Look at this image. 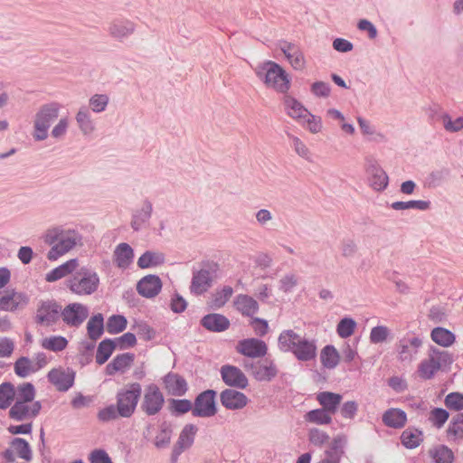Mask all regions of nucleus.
I'll list each match as a JSON object with an SVG mask.
<instances>
[{
    "instance_id": "f257e3e1",
    "label": "nucleus",
    "mask_w": 463,
    "mask_h": 463,
    "mask_svg": "<svg viewBox=\"0 0 463 463\" xmlns=\"http://www.w3.org/2000/svg\"><path fill=\"white\" fill-rule=\"evenodd\" d=\"M43 239L47 245L51 246L47 253V259L51 261L57 260L81 244V236L77 231L62 226L47 229Z\"/></svg>"
},
{
    "instance_id": "f03ea898",
    "label": "nucleus",
    "mask_w": 463,
    "mask_h": 463,
    "mask_svg": "<svg viewBox=\"0 0 463 463\" xmlns=\"http://www.w3.org/2000/svg\"><path fill=\"white\" fill-rule=\"evenodd\" d=\"M34 387L32 383L20 384V393L9 411V417L18 421L35 417L41 410V404L34 401Z\"/></svg>"
},
{
    "instance_id": "7ed1b4c3",
    "label": "nucleus",
    "mask_w": 463,
    "mask_h": 463,
    "mask_svg": "<svg viewBox=\"0 0 463 463\" xmlns=\"http://www.w3.org/2000/svg\"><path fill=\"white\" fill-rule=\"evenodd\" d=\"M257 77L268 89L278 93H287L291 86L289 75L278 63L269 61L255 69Z\"/></svg>"
},
{
    "instance_id": "20e7f679",
    "label": "nucleus",
    "mask_w": 463,
    "mask_h": 463,
    "mask_svg": "<svg viewBox=\"0 0 463 463\" xmlns=\"http://www.w3.org/2000/svg\"><path fill=\"white\" fill-rule=\"evenodd\" d=\"M142 394V387L138 383H130L118 391L116 405L121 418H130L136 411Z\"/></svg>"
},
{
    "instance_id": "39448f33",
    "label": "nucleus",
    "mask_w": 463,
    "mask_h": 463,
    "mask_svg": "<svg viewBox=\"0 0 463 463\" xmlns=\"http://www.w3.org/2000/svg\"><path fill=\"white\" fill-rule=\"evenodd\" d=\"M283 106L288 116L301 123L311 133L316 134L318 131L316 117L309 113L295 98L288 95L285 96L283 98Z\"/></svg>"
},
{
    "instance_id": "423d86ee",
    "label": "nucleus",
    "mask_w": 463,
    "mask_h": 463,
    "mask_svg": "<svg viewBox=\"0 0 463 463\" xmlns=\"http://www.w3.org/2000/svg\"><path fill=\"white\" fill-rule=\"evenodd\" d=\"M99 279L95 272L81 269L67 281L70 290L78 296L90 295L98 288Z\"/></svg>"
},
{
    "instance_id": "0eeeda50",
    "label": "nucleus",
    "mask_w": 463,
    "mask_h": 463,
    "mask_svg": "<svg viewBox=\"0 0 463 463\" xmlns=\"http://www.w3.org/2000/svg\"><path fill=\"white\" fill-rule=\"evenodd\" d=\"M58 115L59 106L57 104H47L39 109L33 122V137L35 140L41 141L47 137L50 124L58 118Z\"/></svg>"
},
{
    "instance_id": "6e6552de",
    "label": "nucleus",
    "mask_w": 463,
    "mask_h": 463,
    "mask_svg": "<svg viewBox=\"0 0 463 463\" xmlns=\"http://www.w3.org/2000/svg\"><path fill=\"white\" fill-rule=\"evenodd\" d=\"M422 339L416 335H405L396 345V358L403 364H411L417 359L422 346Z\"/></svg>"
},
{
    "instance_id": "1a4fd4ad",
    "label": "nucleus",
    "mask_w": 463,
    "mask_h": 463,
    "mask_svg": "<svg viewBox=\"0 0 463 463\" xmlns=\"http://www.w3.org/2000/svg\"><path fill=\"white\" fill-rule=\"evenodd\" d=\"M449 360V354L438 348H431L428 358L423 359L418 365V374L421 379H431L434 374Z\"/></svg>"
},
{
    "instance_id": "9d476101",
    "label": "nucleus",
    "mask_w": 463,
    "mask_h": 463,
    "mask_svg": "<svg viewBox=\"0 0 463 463\" xmlns=\"http://www.w3.org/2000/svg\"><path fill=\"white\" fill-rule=\"evenodd\" d=\"M364 172L368 185L375 192L384 191L389 184V176L378 161L373 157H366Z\"/></svg>"
},
{
    "instance_id": "9b49d317",
    "label": "nucleus",
    "mask_w": 463,
    "mask_h": 463,
    "mask_svg": "<svg viewBox=\"0 0 463 463\" xmlns=\"http://www.w3.org/2000/svg\"><path fill=\"white\" fill-rule=\"evenodd\" d=\"M165 404V397L159 387L151 383L146 386L140 408L142 411L147 416H154L160 412Z\"/></svg>"
},
{
    "instance_id": "f8f14e48",
    "label": "nucleus",
    "mask_w": 463,
    "mask_h": 463,
    "mask_svg": "<svg viewBox=\"0 0 463 463\" xmlns=\"http://www.w3.org/2000/svg\"><path fill=\"white\" fill-rule=\"evenodd\" d=\"M30 302L27 293L8 288L0 292V310L16 312L25 308Z\"/></svg>"
},
{
    "instance_id": "ddd939ff",
    "label": "nucleus",
    "mask_w": 463,
    "mask_h": 463,
    "mask_svg": "<svg viewBox=\"0 0 463 463\" xmlns=\"http://www.w3.org/2000/svg\"><path fill=\"white\" fill-rule=\"evenodd\" d=\"M61 307L54 300H43L38 304L35 322L43 326H52L61 317Z\"/></svg>"
},
{
    "instance_id": "4468645a",
    "label": "nucleus",
    "mask_w": 463,
    "mask_h": 463,
    "mask_svg": "<svg viewBox=\"0 0 463 463\" xmlns=\"http://www.w3.org/2000/svg\"><path fill=\"white\" fill-rule=\"evenodd\" d=\"M215 396L216 392L213 390H207L200 393L195 399L193 415L203 418L215 415L217 412Z\"/></svg>"
},
{
    "instance_id": "2eb2a0df",
    "label": "nucleus",
    "mask_w": 463,
    "mask_h": 463,
    "mask_svg": "<svg viewBox=\"0 0 463 463\" xmlns=\"http://www.w3.org/2000/svg\"><path fill=\"white\" fill-rule=\"evenodd\" d=\"M341 394L331 392H320V424L331 421L342 401Z\"/></svg>"
},
{
    "instance_id": "dca6fc26",
    "label": "nucleus",
    "mask_w": 463,
    "mask_h": 463,
    "mask_svg": "<svg viewBox=\"0 0 463 463\" xmlns=\"http://www.w3.org/2000/svg\"><path fill=\"white\" fill-rule=\"evenodd\" d=\"M89 309L80 303H71L61 309V317L69 326H79L88 317Z\"/></svg>"
},
{
    "instance_id": "f3484780",
    "label": "nucleus",
    "mask_w": 463,
    "mask_h": 463,
    "mask_svg": "<svg viewBox=\"0 0 463 463\" xmlns=\"http://www.w3.org/2000/svg\"><path fill=\"white\" fill-rule=\"evenodd\" d=\"M236 351L244 356L259 358L263 357L267 354L268 347L262 340L247 338L238 342Z\"/></svg>"
},
{
    "instance_id": "a211bd4d",
    "label": "nucleus",
    "mask_w": 463,
    "mask_h": 463,
    "mask_svg": "<svg viewBox=\"0 0 463 463\" xmlns=\"http://www.w3.org/2000/svg\"><path fill=\"white\" fill-rule=\"evenodd\" d=\"M197 427L194 424H187L182 430L178 440L172 451V460L175 462L178 457L194 444Z\"/></svg>"
},
{
    "instance_id": "6ab92c4d",
    "label": "nucleus",
    "mask_w": 463,
    "mask_h": 463,
    "mask_svg": "<svg viewBox=\"0 0 463 463\" xmlns=\"http://www.w3.org/2000/svg\"><path fill=\"white\" fill-rule=\"evenodd\" d=\"M74 372L61 367L54 368L48 373L49 381L59 390L67 391L74 383Z\"/></svg>"
},
{
    "instance_id": "aec40b11",
    "label": "nucleus",
    "mask_w": 463,
    "mask_h": 463,
    "mask_svg": "<svg viewBox=\"0 0 463 463\" xmlns=\"http://www.w3.org/2000/svg\"><path fill=\"white\" fill-rule=\"evenodd\" d=\"M14 456L26 461L32 459V450L28 442L24 439H14L11 442L10 449L4 453V457L7 462H14L15 459Z\"/></svg>"
},
{
    "instance_id": "412c9836",
    "label": "nucleus",
    "mask_w": 463,
    "mask_h": 463,
    "mask_svg": "<svg viewBox=\"0 0 463 463\" xmlns=\"http://www.w3.org/2000/svg\"><path fill=\"white\" fill-rule=\"evenodd\" d=\"M162 289V281L156 275H147L142 278L137 285L138 294L146 298L157 296Z\"/></svg>"
},
{
    "instance_id": "4be33fe9",
    "label": "nucleus",
    "mask_w": 463,
    "mask_h": 463,
    "mask_svg": "<svg viewBox=\"0 0 463 463\" xmlns=\"http://www.w3.org/2000/svg\"><path fill=\"white\" fill-rule=\"evenodd\" d=\"M279 48L292 68L295 70L304 69L306 60L298 45L284 41L279 43Z\"/></svg>"
},
{
    "instance_id": "5701e85b",
    "label": "nucleus",
    "mask_w": 463,
    "mask_h": 463,
    "mask_svg": "<svg viewBox=\"0 0 463 463\" xmlns=\"http://www.w3.org/2000/svg\"><path fill=\"white\" fill-rule=\"evenodd\" d=\"M164 388L169 395L183 396L188 390L185 379L175 373H169L163 378Z\"/></svg>"
},
{
    "instance_id": "b1692460",
    "label": "nucleus",
    "mask_w": 463,
    "mask_h": 463,
    "mask_svg": "<svg viewBox=\"0 0 463 463\" xmlns=\"http://www.w3.org/2000/svg\"><path fill=\"white\" fill-rule=\"evenodd\" d=\"M221 375L223 382L229 386L244 389L248 385L247 377L236 366L223 365L221 369Z\"/></svg>"
},
{
    "instance_id": "393cba45",
    "label": "nucleus",
    "mask_w": 463,
    "mask_h": 463,
    "mask_svg": "<svg viewBox=\"0 0 463 463\" xmlns=\"http://www.w3.org/2000/svg\"><path fill=\"white\" fill-rule=\"evenodd\" d=\"M221 402L229 410H239L247 405L248 399L242 392L227 389L221 393Z\"/></svg>"
},
{
    "instance_id": "a878e982",
    "label": "nucleus",
    "mask_w": 463,
    "mask_h": 463,
    "mask_svg": "<svg viewBox=\"0 0 463 463\" xmlns=\"http://www.w3.org/2000/svg\"><path fill=\"white\" fill-rule=\"evenodd\" d=\"M357 123L361 134L365 137L366 140L374 143H384L387 141L386 135L377 130L375 126L372 124L368 119L363 117H358Z\"/></svg>"
},
{
    "instance_id": "bb28decb",
    "label": "nucleus",
    "mask_w": 463,
    "mask_h": 463,
    "mask_svg": "<svg viewBox=\"0 0 463 463\" xmlns=\"http://www.w3.org/2000/svg\"><path fill=\"white\" fill-rule=\"evenodd\" d=\"M133 354H122L117 355L109 364H107L105 371L108 375H114L117 373H125L133 364Z\"/></svg>"
},
{
    "instance_id": "cd10ccee",
    "label": "nucleus",
    "mask_w": 463,
    "mask_h": 463,
    "mask_svg": "<svg viewBox=\"0 0 463 463\" xmlns=\"http://www.w3.org/2000/svg\"><path fill=\"white\" fill-rule=\"evenodd\" d=\"M320 362L326 369L334 370L341 362V354L335 345H326L320 351Z\"/></svg>"
},
{
    "instance_id": "c85d7f7f",
    "label": "nucleus",
    "mask_w": 463,
    "mask_h": 463,
    "mask_svg": "<svg viewBox=\"0 0 463 463\" xmlns=\"http://www.w3.org/2000/svg\"><path fill=\"white\" fill-rule=\"evenodd\" d=\"M303 338L293 330H285L279 336V349L285 352L290 351L295 354Z\"/></svg>"
},
{
    "instance_id": "c756f323",
    "label": "nucleus",
    "mask_w": 463,
    "mask_h": 463,
    "mask_svg": "<svg viewBox=\"0 0 463 463\" xmlns=\"http://www.w3.org/2000/svg\"><path fill=\"white\" fill-rule=\"evenodd\" d=\"M79 266L77 259H71L52 269L45 276L48 282H54L72 273Z\"/></svg>"
},
{
    "instance_id": "7c9ffc66",
    "label": "nucleus",
    "mask_w": 463,
    "mask_h": 463,
    "mask_svg": "<svg viewBox=\"0 0 463 463\" xmlns=\"http://www.w3.org/2000/svg\"><path fill=\"white\" fill-rule=\"evenodd\" d=\"M406 421L407 415L401 409H389L383 415V422L390 428L401 429L406 424Z\"/></svg>"
},
{
    "instance_id": "2f4dec72",
    "label": "nucleus",
    "mask_w": 463,
    "mask_h": 463,
    "mask_svg": "<svg viewBox=\"0 0 463 463\" xmlns=\"http://www.w3.org/2000/svg\"><path fill=\"white\" fill-rule=\"evenodd\" d=\"M233 304L239 312L247 317L253 316L259 309L257 301L248 295H238Z\"/></svg>"
},
{
    "instance_id": "473e14b6",
    "label": "nucleus",
    "mask_w": 463,
    "mask_h": 463,
    "mask_svg": "<svg viewBox=\"0 0 463 463\" xmlns=\"http://www.w3.org/2000/svg\"><path fill=\"white\" fill-rule=\"evenodd\" d=\"M20 393V385L17 388L11 383L0 384V409L5 410L10 407L13 402L17 400Z\"/></svg>"
},
{
    "instance_id": "72a5a7b5",
    "label": "nucleus",
    "mask_w": 463,
    "mask_h": 463,
    "mask_svg": "<svg viewBox=\"0 0 463 463\" xmlns=\"http://www.w3.org/2000/svg\"><path fill=\"white\" fill-rule=\"evenodd\" d=\"M202 325L210 331L221 332L229 327L230 321L222 315L210 314L202 319Z\"/></svg>"
},
{
    "instance_id": "f704fd0d",
    "label": "nucleus",
    "mask_w": 463,
    "mask_h": 463,
    "mask_svg": "<svg viewBox=\"0 0 463 463\" xmlns=\"http://www.w3.org/2000/svg\"><path fill=\"white\" fill-rule=\"evenodd\" d=\"M134 31V24L128 20L114 21L109 26L110 35L118 40L129 36Z\"/></svg>"
},
{
    "instance_id": "c9c22d12",
    "label": "nucleus",
    "mask_w": 463,
    "mask_h": 463,
    "mask_svg": "<svg viewBox=\"0 0 463 463\" xmlns=\"http://www.w3.org/2000/svg\"><path fill=\"white\" fill-rule=\"evenodd\" d=\"M212 278L207 270H200L194 275L191 291L195 295H201L211 287Z\"/></svg>"
},
{
    "instance_id": "e433bc0d",
    "label": "nucleus",
    "mask_w": 463,
    "mask_h": 463,
    "mask_svg": "<svg viewBox=\"0 0 463 463\" xmlns=\"http://www.w3.org/2000/svg\"><path fill=\"white\" fill-rule=\"evenodd\" d=\"M393 339V334L390 327L379 325L373 326L369 335L370 343L373 345H380L391 342Z\"/></svg>"
},
{
    "instance_id": "4c0bfd02",
    "label": "nucleus",
    "mask_w": 463,
    "mask_h": 463,
    "mask_svg": "<svg viewBox=\"0 0 463 463\" xmlns=\"http://www.w3.org/2000/svg\"><path fill=\"white\" fill-rule=\"evenodd\" d=\"M430 337L437 345L449 347L456 341L455 335L449 329L444 327H435L430 333Z\"/></svg>"
},
{
    "instance_id": "58836bf2",
    "label": "nucleus",
    "mask_w": 463,
    "mask_h": 463,
    "mask_svg": "<svg viewBox=\"0 0 463 463\" xmlns=\"http://www.w3.org/2000/svg\"><path fill=\"white\" fill-rule=\"evenodd\" d=\"M343 439H334L329 447L325 449L326 458L320 463H338L343 454Z\"/></svg>"
},
{
    "instance_id": "ea45409f",
    "label": "nucleus",
    "mask_w": 463,
    "mask_h": 463,
    "mask_svg": "<svg viewBox=\"0 0 463 463\" xmlns=\"http://www.w3.org/2000/svg\"><path fill=\"white\" fill-rule=\"evenodd\" d=\"M423 440L422 432L414 428H408L401 435L402 445L408 449L417 448Z\"/></svg>"
},
{
    "instance_id": "a19ab883",
    "label": "nucleus",
    "mask_w": 463,
    "mask_h": 463,
    "mask_svg": "<svg viewBox=\"0 0 463 463\" xmlns=\"http://www.w3.org/2000/svg\"><path fill=\"white\" fill-rule=\"evenodd\" d=\"M68 340L61 335H50L41 340V346L48 351L61 352L68 346Z\"/></svg>"
},
{
    "instance_id": "79ce46f5",
    "label": "nucleus",
    "mask_w": 463,
    "mask_h": 463,
    "mask_svg": "<svg viewBox=\"0 0 463 463\" xmlns=\"http://www.w3.org/2000/svg\"><path fill=\"white\" fill-rule=\"evenodd\" d=\"M133 250L127 243H120L115 250V261L120 268L128 267L133 260Z\"/></svg>"
},
{
    "instance_id": "37998d69",
    "label": "nucleus",
    "mask_w": 463,
    "mask_h": 463,
    "mask_svg": "<svg viewBox=\"0 0 463 463\" xmlns=\"http://www.w3.org/2000/svg\"><path fill=\"white\" fill-rule=\"evenodd\" d=\"M440 122L448 133H458L463 130V116L453 118L447 112L440 115Z\"/></svg>"
},
{
    "instance_id": "c03bdc74",
    "label": "nucleus",
    "mask_w": 463,
    "mask_h": 463,
    "mask_svg": "<svg viewBox=\"0 0 463 463\" xmlns=\"http://www.w3.org/2000/svg\"><path fill=\"white\" fill-rule=\"evenodd\" d=\"M357 327L356 321L349 317H345L336 325V334L342 339H346L354 335Z\"/></svg>"
},
{
    "instance_id": "a18cd8bd",
    "label": "nucleus",
    "mask_w": 463,
    "mask_h": 463,
    "mask_svg": "<svg viewBox=\"0 0 463 463\" xmlns=\"http://www.w3.org/2000/svg\"><path fill=\"white\" fill-rule=\"evenodd\" d=\"M253 374L259 381H269L277 374V370L271 363H258L253 368Z\"/></svg>"
},
{
    "instance_id": "49530a36",
    "label": "nucleus",
    "mask_w": 463,
    "mask_h": 463,
    "mask_svg": "<svg viewBox=\"0 0 463 463\" xmlns=\"http://www.w3.org/2000/svg\"><path fill=\"white\" fill-rule=\"evenodd\" d=\"M449 440L458 441L463 439V413L458 414L450 421L447 430Z\"/></svg>"
},
{
    "instance_id": "de8ad7c7",
    "label": "nucleus",
    "mask_w": 463,
    "mask_h": 463,
    "mask_svg": "<svg viewBox=\"0 0 463 463\" xmlns=\"http://www.w3.org/2000/svg\"><path fill=\"white\" fill-rule=\"evenodd\" d=\"M392 209L395 211H403L409 209H416L420 211H426L430 207V201L412 200L408 202H394L391 204Z\"/></svg>"
},
{
    "instance_id": "09e8293b",
    "label": "nucleus",
    "mask_w": 463,
    "mask_h": 463,
    "mask_svg": "<svg viewBox=\"0 0 463 463\" xmlns=\"http://www.w3.org/2000/svg\"><path fill=\"white\" fill-rule=\"evenodd\" d=\"M316 345L313 342L303 338L297 351H295V356L298 360L307 361L313 359L316 356Z\"/></svg>"
},
{
    "instance_id": "8fccbe9b",
    "label": "nucleus",
    "mask_w": 463,
    "mask_h": 463,
    "mask_svg": "<svg viewBox=\"0 0 463 463\" xmlns=\"http://www.w3.org/2000/svg\"><path fill=\"white\" fill-rule=\"evenodd\" d=\"M116 347L117 345L115 342L111 340H104L100 342L96 353V362L99 364H105L109 360Z\"/></svg>"
},
{
    "instance_id": "3c124183",
    "label": "nucleus",
    "mask_w": 463,
    "mask_h": 463,
    "mask_svg": "<svg viewBox=\"0 0 463 463\" xmlns=\"http://www.w3.org/2000/svg\"><path fill=\"white\" fill-rule=\"evenodd\" d=\"M164 262V256L158 252L146 251L137 260V265L141 269L156 267Z\"/></svg>"
},
{
    "instance_id": "603ef678",
    "label": "nucleus",
    "mask_w": 463,
    "mask_h": 463,
    "mask_svg": "<svg viewBox=\"0 0 463 463\" xmlns=\"http://www.w3.org/2000/svg\"><path fill=\"white\" fill-rule=\"evenodd\" d=\"M14 373L20 377H26L36 372L33 361L27 357H20L14 365Z\"/></svg>"
},
{
    "instance_id": "864d4df0",
    "label": "nucleus",
    "mask_w": 463,
    "mask_h": 463,
    "mask_svg": "<svg viewBox=\"0 0 463 463\" xmlns=\"http://www.w3.org/2000/svg\"><path fill=\"white\" fill-rule=\"evenodd\" d=\"M434 463H452L454 459L453 452L448 447L439 445L430 451Z\"/></svg>"
},
{
    "instance_id": "5fc2aeb1",
    "label": "nucleus",
    "mask_w": 463,
    "mask_h": 463,
    "mask_svg": "<svg viewBox=\"0 0 463 463\" xmlns=\"http://www.w3.org/2000/svg\"><path fill=\"white\" fill-rule=\"evenodd\" d=\"M233 294V289L230 286H225L217 290L212 297L211 307L220 308L223 307Z\"/></svg>"
},
{
    "instance_id": "6e6d98bb",
    "label": "nucleus",
    "mask_w": 463,
    "mask_h": 463,
    "mask_svg": "<svg viewBox=\"0 0 463 463\" xmlns=\"http://www.w3.org/2000/svg\"><path fill=\"white\" fill-rule=\"evenodd\" d=\"M87 330L90 338L96 340L103 333V317L101 314L95 315L92 317L88 324Z\"/></svg>"
},
{
    "instance_id": "4d7b16f0",
    "label": "nucleus",
    "mask_w": 463,
    "mask_h": 463,
    "mask_svg": "<svg viewBox=\"0 0 463 463\" xmlns=\"http://www.w3.org/2000/svg\"><path fill=\"white\" fill-rule=\"evenodd\" d=\"M128 325V320L124 316L113 315L107 321V331L109 334H118L123 332Z\"/></svg>"
},
{
    "instance_id": "13d9d810",
    "label": "nucleus",
    "mask_w": 463,
    "mask_h": 463,
    "mask_svg": "<svg viewBox=\"0 0 463 463\" xmlns=\"http://www.w3.org/2000/svg\"><path fill=\"white\" fill-rule=\"evenodd\" d=\"M449 414L446 410L435 408L430 412L429 420L434 427L440 429L449 420Z\"/></svg>"
},
{
    "instance_id": "bf43d9fd",
    "label": "nucleus",
    "mask_w": 463,
    "mask_h": 463,
    "mask_svg": "<svg viewBox=\"0 0 463 463\" xmlns=\"http://www.w3.org/2000/svg\"><path fill=\"white\" fill-rule=\"evenodd\" d=\"M97 417L99 420L102 422H108L121 418L118 406L112 404L99 410Z\"/></svg>"
},
{
    "instance_id": "052dcab7",
    "label": "nucleus",
    "mask_w": 463,
    "mask_h": 463,
    "mask_svg": "<svg viewBox=\"0 0 463 463\" xmlns=\"http://www.w3.org/2000/svg\"><path fill=\"white\" fill-rule=\"evenodd\" d=\"M341 352L344 362L346 364H350L359 358L357 343L350 344L349 342H345L342 345Z\"/></svg>"
},
{
    "instance_id": "680f3d73",
    "label": "nucleus",
    "mask_w": 463,
    "mask_h": 463,
    "mask_svg": "<svg viewBox=\"0 0 463 463\" xmlns=\"http://www.w3.org/2000/svg\"><path fill=\"white\" fill-rule=\"evenodd\" d=\"M76 119L84 134H90L94 130V125L88 111L80 110L77 114Z\"/></svg>"
},
{
    "instance_id": "e2e57ef3",
    "label": "nucleus",
    "mask_w": 463,
    "mask_h": 463,
    "mask_svg": "<svg viewBox=\"0 0 463 463\" xmlns=\"http://www.w3.org/2000/svg\"><path fill=\"white\" fill-rule=\"evenodd\" d=\"M108 103L109 97L104 94H95L90 99V109L97 113L104 111Z\"/></svg>"
},
{
    "instance_id": "0e129e2a",
    "label": "nucleus",
    "mask_w": 463,
    "mask_h": 463,
    "mask_svg": "<svg viewBox=\"0 0 463 463\" xmlns=\"http://www.w3.org/2000/svg\"><path fill=\"white\" fill-rule=\"evenodd\" d=\"M445 405L454 411L463 410V394L459 392H451L445 398Z\"/></svg>"
},
{
    "instance_id": "69168bd1",
    "label": "nucleus",
    "mask_w": 463,
    "mask_h": 463,
    "mask_svg": "<svg viewBox=\"0 0 463 463\" xmlns=\"http://www.w3.org/2000/svg\"><path fill=\"white\" fill-rule=\"evenodd\" d=\"M358 250L357 243L353 239H345L340 245V251L343 257L352 258Z\"/></svg>"
},
{
    "instance_id": "338daca9",
    "label": "nucleus",
    "mask_w": 463,
    "mask_h": 463,
    "mask_svg": "<svg viewBox=\"0 0 463 463\" xmlns=\"http://www.w3.org/2000/svg\"><path fill=\"white\" fill-rule=\"evenodd\" d=\"M170 409L173 412L184 414L193 411V406L189 400H173L170 402Z\"/></svg>"
},
{
    "instance_id": "774afa93",
    "label": "nucleus",
    "mask_w": 463,
    "mask_h": 463,
    "mask_svg": "<svg viewBox=\"0 0 463 463\" xmlns=\"http://www.w3.org/2000/svg\"><path fill=\"white\" fill-rule=\"evenodd\" d=\"M136 343L137 338L135 335L128 332L117 338L115 344L119 349H126L134 346Z\"/></svg>"
}]
</instances>
